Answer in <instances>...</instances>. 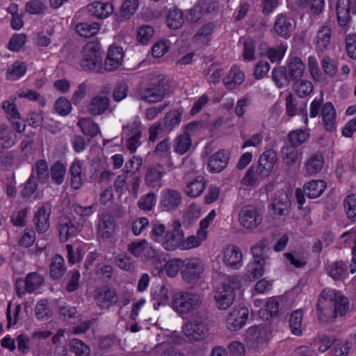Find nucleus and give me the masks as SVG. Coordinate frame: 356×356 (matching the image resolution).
Wrapping results in <instances>:
<instances>
[{"instance_id": "1", "label": "nucleus", "mask_w": 356, "mask_h": 356, "mask_svg": "<svg viewBox=\"0 0 356 356\" xmlns=\"http://www.w3.org/2000/svg\"><path fill=\"white\" fill-rule=\"evenodd\" d=\"M348 299L341 292L332 289H325L316 305L321 316L327 319L343 316L348 309Z\"/></svg>"}, {"instance_id": "2", "label": "nucleus", "mask_w": 356, "mask_h": 356, "mask_svg": "<svg viewBox=\"0 0 356 356\" xmlns=\"http://www.w3.org/2000/svg\"><path fill=\"white\" fill-rule=\"evenodd\" d=\"M209 326L207 318L199 312L193 313L183 325L182 331L189 341H200L206 339Z\"/></svg>"}, {"instance_id": "3", "label": "nucleus", "mask_w": 356, "mask_h": 356, "mask_svg": "<svg viewBox=\"0 0 356 356\" xmlns=\"http://www.w3.org/2000/svg\"><path fill=\"white\" fill-rule=\"evenodd\" d=\"M80 65L83 70L102 72V50L99 44L88 42L82 49Z\"/></svg>"}, {"instance_id": "4", "label": "nucleus", "mask_w": 356, "mask_h": 356, "mask_svg": "<svg viewBox=\"0 0 356 356\" xmlns=\"http://www.w3.org/2000/svg\"><path fill=\"white\" fill-rule=\"evenodd\" d=\"M202 303L201 297L196 293L179 291L175 293L171 301L174 310L181 314H188L199 308Z\"/></svg>"}, {"instance_id": "5", "label": "nucleus", "mask_w": 356, "mask_h": 356, "mask_svg": "<svg viewBox=\"0 0 356 356\" xmlns=\"http://www.w3.org/2000/svg\"><path fill=\"white\" fill-rule=\"evenodd\" d=\"M168 86L160 76L153 79L146 86L138 91L140 99L147 103L153 104L161 102L165 97Z\"/></svg>"}, {"instance_id": "6", "label": "nucleus", "mask_w": 356, "mask_h": 356, "mask_svg": "<svg viewBox=\"0 0 356 356\" xmlns=\"http://www.w3.org/2000/svg\"><path fill=\"white\" fill-rule=\"evenodd\" d=\"M237 280V277H229L228 283H224L216 289L214 298L219 309H227L232 305L235 293L234 286H231L230 283L234 284V282Z\"/></svg>"}, {"instance_id": "7", "label": "nucleus", "mask_w": 356, "mask_h": 356, "mask_svg": "<svg viewBox=\"0 0 356 356\" xmlns=\"http://www.w3.org/2000/svg\"><path fill=\"white\" fill-rule=\"evenodd\" d=\"M238 221L241 227L252 230L261 225L263 221V215L256 207L247 205L240 210Z\"/></svg>"}, {"instance_id": "8", "label": "nucleus", "mask_w": 356, "mask_h": 356, "mask_svg": "<svg viewBox=\"0 0 356 356\" xmlns=\"http://www.w3.org/2000/svg\"><path fill=\"white\" fill-rule=\"evenodd\" d=\"M122 135L127 139V148L131 152H136L141 144L142 126L140 122L134 121L124 125L122 128Z\"/></svg>"}, {"instance_id": "9", "label": "nucleus", "mask_w": 356, "mask_h": 356, "mask_svg": "<svg viewBox=\"0 0 356 356\" xmlns=\"http://www.w3.org/2000/svg\"><path fill=\"white\" fill-rule=\"evenodd\" d=\"M44 278L37 273H29L24 280L17 279L15 283L16 293L22 297L26 293L38 290L44 283Z\"/></svg>"}, {"instance_id": "10", "label": "nucleus", "mask_w": 356, "mask_h": 356, "mask_svg": "<svg viewBox=\"0 0 356 356\" xmlns=\"http://www.w3.org/2000/svg\"><path fill=\"white\" fill-rule=\"evenodd\" d=\"M181 224L179 220H175L172 223V229L165 234L163 241V247L167 250H174L180 247L182 249L184 232L181 229Z\"/></svg>"}, {"instance_id": "11", "label": "nucleus", "mask_w": 356, "mask_h": 356, "mask_svg": "<svg viewBox=\"0 0 356 356\" xmlns=\"http://www.w3.org/2000/svg\"><path fill=\"white\" fill-rule=\"evenodd\" d=\"M204 269V264L200 259L197 258L186 259L183 260L181 275L184 280L191 282L199 279Z\"/></svg>"}, {"instance_id": "12", "label": "nucleus", "mask_w": 356, "mask_h": 356, "mask_svg": "<svg viewBox=\"0 0 356 356\" xmlns=\"http://www.w3.org/2000/svg\"><path fill=\"white\" fill-rule=\"evenodd\" d=\"M336 10L339 26H346L351 21L350 13L356 15V0H338Z\"/></svg>"}, {"instance_id": "13", "label": "nucleus", "mask_w": 356, "mask_h": 356, "mask_svg": "<svg viewBox=\"0 0 356 356\" xmlns=\"http://www.w3.org/2000/svg\"><path fill=\"white\" fill-rule=\"evenodd\" d=\"M52 211V205L46 202L35 212L33 218L35 229L39 233L46 232L50 227L49 217Z\"/></svg>"}, {"instance_id": "14", "label": "nucleus", "mask_w": 356, "mask_h": 356, "mask_svg": "<svg viewBox=\"0 0 356 356\" xmlns=\"http://www.w3.org/2000/svg\"><path fill=\"white\" fill-rule=\"evenodd\" d=\"M95 299L97 305L102 309H108L118 300L115 289L104 286L96 290Z\"/></svg>"}, {"instance_id": "15", "label": "nucleus", "mask_w": 356, "mask_h": 356, "mask_svg": "<svg viewBox=\"0 0 356 356\" xmlns=\"http://www.w3.org/2000/svg\"><path fill=\"white\" fill-rule=\"evenodd\" d=\"M249 312L246 307L233 309L227 318V328L231 331H236L241 329L245 324Z\"/></svg>"}, {"instance_id": "16", "label": "nucleus", "mask_w": 356, "mask_h": 356, "mask_svg": "<svg viewBox=\"0 0 356 356\" xmlns=\"http://www.w3.org/2000/svg\"><path fill=\"white\" fill-rule=\"evenodd\" d=\"M110 102L109 98L106 95H95L90 100L87 111L94 116L100 115L107 111L111 113L113 109L110 108Z\"/></svg>"}, {"instance_id": "17", "label": "nucleus", "mask_w": 356, "mask_h": 356, "mask_svg": "<svg viewBox=\"0 0 356 356\" xmlns=\"http://www.w3.org/2000/svg\"><path fill=\"white\" fill-rule=\"evenodd\" d=\"M123 51L120 47H110L105 58L103 70L112 72L118 70L123 62Z\"/></svg>"}, {"instance_id": "18", "label": "nucleus", "mask_w": 356, "mask_h": 356, "mask_svg": "<svg viewBox=\"0 0 356 356\" xmlns=\"http://www.w3.org/2000/svg\"><path fill=\"white\" fill-rule=\"evenodd\" d=\"M115 229V221L110 213H103L99 216L97 234L99 237L110 238L113 235Z\"/></svg>"}, {"instance_id": "19", "label": "nucleus", "mask_w": 356, "mask_h": 356, "mask_svg": "<svg viewBox=\"0 0 356 356\" xmlns=\"http://www.w3.org/2000/svg\"><path fill=\"white\" fill-rule=\"evenodd\" d=\"M86 9L90 16L105 19L113 13L114 7L110 2L95 1L88 5Z\"/></svg>"}, {"instance_id": "20", "label": "nucleus", "mask_w": 356, "mask_h": 356, "mask_svg": "<svg viewBox=\"0 0 356 356\" xmlns=\"http://www.w3.org/2000/svg\"><path fill=\"white\" fill-rule=\"evenodd\" d=\"M293 19L284 14H280L274 22L273 29L275 33L284 38H289L293 31Z\"/></svg>"}, {"instance_id": "21", "label": "nucleus", "mask_w": 356, "mask_h": 356, "mask_svg": "<svg viewBox=\"0 0 356 356\" xmlns=\"http://www.w3.org/2000/svg\"><path fill=\"white\" fill-rule=\"evenodd\" d=\"M229 153L225 149H220L213 154L208 161V168L210 172H220L224 170L228 163Z\"/></svg>"}, {"instance_id": "22", "label": "nucleus", "mask_w": 356, "mask_h": 356, "mask_svg": "<svg viewBox=\"0 0 356 356\" xmlns=\"http://www.w3.org/2000/svg\"><path fill=\"white\" fill-rule=\"evenodd\" d=\"M223 261L232 268L237 269L242 266V253L236 245H228L224 250Z\"/></svg>"}, {"instance_id": "23", "label": "nucleus", "mask_w": 356, "mask_h": 356, "mask_svg": "<svg viewBox=\"0 0 356 356\" xmlns=\"http://www.w3.org/2000/svg\"><path fill=\"white\" fill-rule=\"evenodd\" d=\"M246 339L248 343L254 346L268 341L270 337L266 327L257 325L251 327L248 330Z\"/></svg>"}, {"instance_id": "24", "label": "nucleus", "mask_w": 356, "mask_h": 356, "mask_svg": "<svg viewBox=\"0 0 356 356\" xmlns=\"http://www.w3.org/2000/svg\"><path fill=\"white\" fill-rule=\"evenodd\" d=\"M325 161L321 152H315L309 156L304 163L305 172L310 176L318 173L323 168Z\"/></svg>"}, {"instance_id": "25", "label": "nucleus", "mask_w": 356, "mask_h": 356, "mask_svg": "<svg viewBox=\"0 0 356 356\" xmlns=\"http://www.w3.org/2000/svg\"><path fill=\"white\" fill-rule=\"evenodd\" d=\"M268 176L258 165L251 166L243 177L241 183L247 186H257Z\"/></svg>"}, {"instance_id": "26", "label": "nucleus", "mask_w": 356, "mask_h": 356, "mask_svg": "<svg viewBox=\"0 0 356 356\" xmlns=\"http://www.w3.org/2000/svg\"><path fill=\"white\" fill-rule=\"evenodd\" d=\"M181 202V194L172 189H166L163 192L161 201L162 207L168 211L175 209Z\"/></svg>"}, {"instance_id": "27", "label": "nucleus", "mask_w": 356, "mask_h": 356, "mask_svg": "<svg viewBox=\"0 0 356 356\" xmlns=\"http://www.w3.org/2000/svg\"><path fill=\"white\" fill-rule=\"evenodd\" d=\"M58 231L60 241L65 242L70 238L74 236L78 229L72 223L71 219L67 216L60 218L58 222Z\"/></svg>"}, {"instance_id": "28", "label": "nucleus", "mask_w": 356, "mask_h": 356, "mask_svg": "<svg viewBox=\"0 0 356 356\" xmlns=\"http://www.w3.org/2000/svg\"><path fill=\"white\" fill-rule=\"evenodd\" d=\"M332 30L328 26H321L316 33V46L318 51L323 52L331 45Z\"/></svg>"}, {"instance_id": "29", "label": "nucleus", "mask_w": 356, "mask_h": 356, "mask_svg": "<svg viewBox=\"0 0 356 356\" xmlns=\"http://www.w3.org/2000/svg\"><path fill=\"white\" fill-rule=\"evenodd\" d=\"M165 174V168L161 164H156L147 169L145 179L148 186L156 187L160 186V181Z\"/></svg>"}, {"instance_id": "30", "label": "nucleus", "mask_w": 356, "mask_h": 356, "mask_svg": "<svg viewBox=\"0 0 356 356\" xmlns=\"http://www.w3.org/2000/svg\"><path fill=\"white\" fill-rule=\"evenodd\" d=\"M277 161V154L272 149L265 151L259 157L258 166L268 175H270Z\"/></svg>"}, {"instance_id": "31", "label": "nucleus", "mask_w": 356, "mask_h": 356, "mask_svg": "<svg viewBox=\"0 0 356 356\" xmlns=\"http://www.w3.org/2000/svg\"><path fill=\"white\" fill-rule=\"evenodd\" d=\"M323 121L326 130L332 131L335 129L336 111L331 102H327L322 108Z\"/></svg>"}, {"instance_id": "32", "label": "nucleus", "mask_w": 356, "mask_h": 356, "mask_svg": "<svg viewBox=\"0 0 356 356\" xmlns=\"http://www.w3.org/2000/svg\"><path fill=\"white\" fill-rule=\"evenodd\" d=\"M305 66L302 60L298 57L289 58L288 63V72L289 77L293 81L300 79L305 72Z\"/></svg>"}, {"instance_id": "33", "label": "nucleus", "mask_w": 356, "mask_h": 356, "mask_svg": "<svg viewBox=\"0 0 356 356\" xmlns=\"http://www.w3.org/2000/svg\"><path fill=\"white\" fill-rule=\"evenodd\" d=\"M16 143V134L8 125L0 124V148L8 149Z\"/></svg>"}, {"instance_id": "34", "label": "nucleus", "mask_w": 356, "mask_h": 356, "mask_svg": "<svg viewBox=\"0 0 356 356\" xmlns=\"http://www.w3.org/2000/svg\"><path fill=\"white\" fill-rule=\"evenodd\" d=\"M304 193L309 198L319 197L326 188V184L323 180H312L304 185Z\"/></svg>"}, {"instance_id": "35", "label": "nucleus", "mask_w": 356, "mask_h": 356, "mask_svg": "<svg viewBox=\"0 0 356 356\" xmlns=\"http://www.w3.org/2000/svg\"><path fill=\"white\" fill-rule=\"evenodd\" d=\"M245 79L244 74L237 67H233L227 76L223 79L225 86L227 89H234L237 86L241 84Z\"/></svg>"}, {"instance_id": "36", "label": "nucleus", "mask_w": 356, "mask_h": 356, "mask_svg": "<svg viewBox=\"0 0 356 356\" xmlns=\"http://www.w3.org/2000/svg\"><path fill=\"white\" fill-rule=\"evenodd\" d=\"M204 189L205 179L200 175L187 184L185 193L191 197H196L200 195Z\"/></svg>"}, {"instance_id": "37", "label": "nucleus", "mask_w": 356, "mask_h": 356, "mask_svg": "<svg viewBox=\"0 0 356 356\" xmlns=\"http://www.w3.org/2000/svg\"><path fill=\"white\" fill-rule=\"evenodd\" d=\"M35 175L36 181L46 184L49 179V170L45 160H38L33 168L32 173Z\"/></svg>"}, {"instance_id": "38", "label": "nucleus", "mask_w": 356, "mask_h": 356, "mask_svg": "<svg viewBox=\"0 0 356 356\" xmlns=\"http://www.w3.org/2000/svg\"><path fill=\"white\" fill-rule=\"evenodd\" d=\"M281 154L284 163L288 166H293L302 154L297 147L289 144L282 147Z\"/></svg>"}, {"instance_id": "39", "label": "nucleus", "mask_w": 356, "mask_h": 356, "mask_svg": "<svg viewBox=\"0 0 356 356\" xmlns=\"http://www.w3.org/2000/svg\"><path fill=\"white\" fill-rule=\"evenodd\" d=\"M264 270V258L255 259L248 266L247 276L250 281L258 279L263 275Z\"/></svg>"}, {"instance_id": "40", "label": "nucleus", "mask_w": 356, "mask_h": 356, "mask_svg": "<svg viewBox=\"0 0 356 356\" xmlns=\"http://www.w3.org/2000/svg\"><path fill=\"white\" fill-rule=\"evenodd\" d=\"M100 29V24L97 22H81L76 25L75 30L81 37L90 38L96 35Z\"/></svg>"}, {"instance_id": "41", "label": "nucleus", "mask_w": 356, "mask_h": 356, "mask_svg": "<svg viewBox=\"0 0 356 356\" xmlns=\"http://www.w3.org/2000/svg\"><path fill=\"white\" fill-rule=\"evenodd\" d=\"M192 146L191 136L184 133L177 136L174 140L173 147L175 152L180 155L186 153Z\"/></svg>"}, {"instance_id": "42", "label": "nucleus", "mask_w": 356, "mask_h": 356, "mask_svg": "<svg viewBox=\"0 0 356 356\" xmlns=\"http://www.w3.org/2000/svg\"><path fill=\"white\" fill-rule=\"evenodd\" d=\"M309 138L307 129H296L288 134L287 138L290 145L297 147L305 143Z\"/></svg>"}, {"instance_id": "43", "label": "nucleus", "mask_w": 356, "mask_h": 356, "mask_svg": "<svg viewBox=\"0 0 356 356\" xmlns=\"http://www.w3.org/2000/svg\"><path fill=\"white\" fill-rule=\"evenodd\" d=\"M66 271L63 258L59 255H55L50 265V275L54 279H59L63 276Z\"/></svg>"}, {"instance_id": "44", "label": "nucleus", "mask_w": 356, "mask_h": 356, "mask_svg": "<svg viewBox=\"0 0 356 356\" xmlns=\"http://www.w3.org/2000/svg\"><path fill=\"white\" fill-rule=\"evenodd\" d=\"M66 175V167L60 161H56L51 166L49 170V177L52 181L56 185L63 184Z\"/></svg>"}, {"instance_id": "45", "label": "nucleus", "mask_w": 356, "mask_h": 356, "mask_svg": "<svg viewBox=\"0 0 356 356\" xmlns=\"http://www.w3.org/2000/svg\"><path fill=\"white\" fill-rule=\"evenodd\" d=\"M184 22L183 13L177 8L170 9L167 17V24L168 27L177 29L182 26Z\"/></svg>"}, {"instance_id": "46", "label": "nucleus", "mask_w": 356, "mask_h": 356, "mask_svg": "<svg viewBox=\"0 0 356 356\" xmlns=\"http://www.w3.org/2000/svg\"><path fill=\"white\" fill-rule=\"evenodd\" d=\"M182 113V108H177L167 113L163 120L164 128L168 131H172L176 126L179 124Z\"/></svg>"}, {"instance_id": "47", "label": "nucleus", "mask_w": 356, "mask_h": 356, "mask_svg": "<svg viewBox=\"0 0 356 356\" xmlns=\"http://www.w3.org/2000/svg\"><path fill=\"white\" fill-rule=\"evenodd\" d=\"M81 131L85 135H88L90 137L95 136L99 131L98 125L90 118H80L77 122Z\"/></svg>"}, {"instance_id": "48", "label": "nucleus", "mask_w": 356, "mask_h": 356, "mask_svg": "<svg viewBox=\"0 0 356 356\" xmlns=\"http://www.w3.org/2000/svg\"><path fill=\"white\" fill-rule=\"evenodd\" d=\"M303 313L301 309L294 311L289 318V325L291 332L297 336L302 334V321Z\"/></svg>"}, {"instance_id": "49", "label": "nucleus", "mask_w": 356, "mask_h": 356, "mask_svg": "<svg viewBox=\"0 0 356 356\" xmlns=\"http://www.w3.org/2000/svg\"><path fill=\"white\" fill-rule=\"evenodd\" d=\"M287 46L284 43H280L276 47H268L266 55L271 62H280L283 58Z\"/></svg>"}, {"instance_id": "50", "label": "nucleus", "mask_w": 356, "mask_h": 356, "mask_svg": "<svg viewBox=\"0 0 356 356\" xmlns=\"http://www.w3.org/2000/svg\"><path fill=\"white\" fill-rule=\"evenodd\" d=\"M272 79L278 88H281L286 86L289 83V79L285 67L280 66L273 68L272 70Z\"/></svg>"}, {"instance_id": "51", "label": "nucleus", "mask_w": 356, "mask_h": 356, "mask_svg": "<svg viewBox=\"0 0 356 356\" xmlns=\"http://www.w3.org/2000/svg\"><path fill=\"white\" fill-rule=\"evenodd\" d=\"M346 269V265L342 261L334 262L326 267L327 273L335 280L341 279Z\"/></svg>"}, {"instance_id": "52", "label": "nucleus", "mask_w": 356, "mask_h": 356, "mask_svg": "<svg viewBox=\"0 0 356 356\" xmlns=\"http://www.w3.org/2000/svg\"><path fill=\"white\" fill-rule=\"evenodd\" d=\"M207 235V232L197 231V236H190L186 240L183 239L182 249L188 250L198 247L206 239Z\"/></svg>"}, {"instance_id": "53", "label": "nucleus", "mask_w": 356, "mask_h": 356, "mask_svg": "<svg viewBox=\"0 0 356 356\" xmlns=\"http://www.w3.org/2000/svg\"><path fill=\"white\" fill-rule=\"evenodd\" d=\"M70 349L76 356H88L90 353V347L78 339H72L69 343Z\"/></svg>"}, {"instance_id": "54", "label": "nucleus", "mask_w": 356, "mask_h": 356, "mask_svg": "<svg viewBox=\"0 0 356 356\" xmlns=\"http://www.w3.org/2000/svg\"><path fill=\"white\" fill-rule=\"evenodd\" d=\"M343 207L347 217L356 221V195L354 194L346 196L343 200Z\"/></svg>"}, {"instance_id": "55", "label": "nucleus", "mask_w": 356, "mask_h": 356, "mask_svg": "<svg viewBox=\"0 0 356 356\" xmlns=\"http://www.w3.org/2000/svg\"><path fill=\"white\" fill-rule=\"evenodd\" d=\"M138 0H124L120 9V15L125 19H130L138 8Z\"/></svg>"}, {"instance_id": "56", "label": "nucleus", "mask_w": 356, "mask_h": 356, "mask_svg": "<svg viewBox=\"0 0 356 356\" xmlns=\"http://www.w3.org/2000/svg\"><path fill=\"white\" fill-rule=\"evenodd\" d=\"M169 298L168 288L162 285L154 293V307L157 309L159 306L166 305L169 302Z\"/></svg>"}, {"instance_id": "57", "label": "nucleus", "mask_w": 356, "mask_h": 356, "mask_svg": "<svg viewBox=\"0 0 356 356\" xmlns=\"http://www.w3.org/2000/svg\"><path fill=\"white\" fill-rule=\"evenodd\" d=\"M156 202V197L152 192L143 195L138 201V207L140 209L149 211L152 210Z\"/></svg>"}, {"instance_id": "58", "label": "nucleus", "mask_w": 356, "mask_h": 356, "mask_svg": "<svg viewBox=\"0 0 356 356\" xmlns=\"http://www.w3.org/2000/svg\"><path fill=\"white\" fill-rule=\"evenodd\" d=\"M293 89L300 97H304L310 95L314 89L312 82L307 80L296 81Z\"/></svg>"}, {"instance_id": "59", "label": "nucleus", "mask_w": 356, "mask_h": 356, "mask_svg": "<svg viewBox=\"0 0 356 356\" xmlns=\"http://www.w3.org/2000/svg\"><path fill=\"white\" fill-rule=\"evenodd\" d=\"M38 181H36L35 175L31 174L24 184V188L21 191V195L24 198L29 199L38 188Z\"/></svg>"}, {"instance_id": "60", "label": "nucleus", "mask_w": 356, "mask_h": 356, "mask_svg": "<svg viewBox=\"0 0 356 356\" xmlns=\"http://www.w3.org/2000/svg\"><path fill=\"white\" fill-rule=\"evenodd\" d=\"M321 67L323 72L330 77H332L338 69L337 61L327 56H325L321 60Z\"/></svg>"}, {"instance_id": "61", "label": "nucleus", "mask_w": 356, "mask_h": 356, "mask_svg": "<svg viewBox=\"0 0 356 356\" xmlns=\"http://www.w3.org/2000/svg\"><path fill=\"white\" fill-rule=\"evenodd\" d=\"M26 71V65L23 62L16 61L8 69L10 79L15 80L22 76Z\"/></svg>"}, {"instance_id": "62", "label": "nucleus", "mask_w": 356, "mask_h": 356, "mask_svg": "<svg viewBox=\"0 0 356 356\" xmlns=\"http://www.w3.org/2000/svg\"><path fill=\"white\" fill-rule=\"evenodd\" d=\"M15 99L16 97H10L3 104V108L7 113L10 120L19 119V113L15 104Z\"/></svg>"}, {"instance_id": "63", "label": "nucleus", "mask_w": 356, "mask_h": 356, "mask_svg": "<svg viewBox=\"0 0 356 356\" xmlns=\"http://www.w3.org/2000/svg\"><path fill=\"white\" fill-rule=\"evenodd\" d=\"M164 267L167 275L174 277L177 275L179 270L183 268V260L180 259H170L165 263Z\"/></svg>"}, {"instance_id": "64", "label": "nucleus", "mask_w": 356, "mask_h": 356, "mask_svg": "<svg viewBox=\"0 0 356 356\" xmlns=\"http://www.w3.org/2000/svg\"><path fill=\"white\" fill-rule=\"evenodd\" d=\"M26 41V35L23 33H15L10 39L8 48L12 51H18Z\"/></svg>"}]
</instances>
